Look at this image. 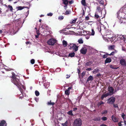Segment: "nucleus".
I'll return each mask as SVG.
<instances>
[{
    "mask_svg": "<svg viewBox=\"0 0 126 126\" xmlns=\"http://www.w3.org/2000/svg\"><path fill=\"white\" fill-rule=\"evenodd\" d=\"M19 77L18 76L13 75L12 77V79H11L12 82L16 86H18V85H19Z\"/></svg>",
    "mask_w": 126,
    "mask_h": 126,
    "instance_id": "1",
    "label": "nucleus"
},
{
    "mask_svg": "<svg viewBox=\"0 0 126 126\" xmlns=\"http://www.w3.org/2000/svg\"><path fill=\"white\" fill-rule=\"evenodd\" d=\"M82 121L80 118H77L74 121L73 124L74 126H81L82 125Z\"/></svg>",
    "mask_w": 126,
    "mask_h": 126,
    "instance_id": "2",
    "label": "nucleus"
},
{
    "mask_svg": "<svg viewBox=\"0 0 126 126\" xmlns=\"http://www.w3.org/2000/svg\"><path fill=\"white\" fill-rule=\"evenodd\" d=\"M115 100V98L114 97H111L107 100V103L111 104H113Z\"/></svg>",
    "mask_w": 126,
    "mask_h": 126,
    "instance_id": "3",
    "label": "nucleus"
},
{
    "mask_svg": "<svg viewBox=\"0 0 126 126\" xmlns=\"http://www.w3.org/2000/svg\"><path fill=\"white\" fill-rule=\"evenodd\" d=\"M56 42V40L53 38L51 39L48 40L47 43L50 45H53Z\"/></svg>",
    "mask_w": 126,
    "mask_h": 126,
    "instance_id": "4",
    "label": "nucleus"
},
{
    "mask_svg": "<svg viewBox=\"0 0 126 126\" xmlns=\"http://www.w3.org/2000/svg\"><path fill=\"white\" fill-rule=\"evenodd\" d=\"M108 91L109 93H108L109 94H110V95H112L113 94V92L114 89L113 88V87H108Z\"/></svg>",
    "mask_w": 126,
    "mask_h": 126,
    "instance_id": "5",
    "label": "nucleus"
},
{
    "mask_svg": "<svg viewBox=\"0 0 126 126\" xmlns=\"http://www.w3.org/2000/svg\"><path fill=\"white\" fill-rule=\"evenodd\" d=\"M120 63L121 65L126 66V61L124 59H122L120 60Z\"/></svg>",
    "mask_w": 126,
    "mask_h": 126,
    "instance_id": "6",
    "label": "nucleus"
},
{
    "mask_svg": "<svg viewBox=\"0 0 126 126\" xmlns=\"http://www.w3.org/2000/svg\"><path fill=\"white\" fill-rule=\"evenodd\" d=\"M87 51V48L85 47H82L80 50L81 53L85 54Z\"/></svg>",
    "mask_w": 126,
    "mask_h": 126,
    "instance_id": "7",
    "label": "nucleus"
},
{
    "mask_svg": "<svg viewBox=\"0 0 126 126\" xmlns=\"http://www.w3.org/2000/svg\"><path fill=\"white\" fill-rule=\"evenodd\" d=\"M7 125L5 121L4 120H1L0 122V126H6Z\"/></svg>",
    "mask_w": 126,
    "mask_h": 126,
    "instance_id": "8",
    "label": "nucleus"
},
{
    "mask_svg": "<svg viewBox=\"0 0 126 126\" xmlns=\"http://www.w3.org/2000/svg\"><path fill=\"white\" fill-rule=\"evenodd\" d=\"M72 87H69L66 90L65 92V94L67 95H68L70 93L69 90L71 89Z\"/></svg>",
    "mask_w": 126,
    "mask_h": 126,
    "instance_id": "9",
    "label": "nucleus"
},
{
    "mask_svg": "<svg viewBox=\"0 0 126 126\" xmlns=\"http://www.w3.org/2000/svg\"><path fill=\"white\" fill-rule=\"evenodd\" d=\"M78 46H77L76 44H73L72 46V48L75 51H77L78 50Z\"/></svg>",
    "mask_w": 126,
    "mask_h": 126,
    "instance_id": "10",
    "label": "nucleus"
},
{
    "mask_svg": "<svg viewBox=\"0 0 126 126\" xmlns=\"http://www.w3.org/2000/svg\"><path fill=\"white\" fill-rule=\"evenodd\" d=\"M102 15V14H101L100 13H97V12H95L94 16L95 18H98L99 17L101 16Z\"/></svg>",
    "mask_w": 126,
    "mask_h": 126,
    "instance_id": "11",
    "label": "nucleus"
},
{
    "mask_svg": "<svg viewBox=\"0 0 126 126\" xmlns=\"http://www.w3.org/2000/svg\"><path fill=\"white\" fill-rule=\"evenodd\" d=\"M110 94H109L108 93L105 94H103L102 95L101 97L102 100H103L104 97H106L108 95H110Z\"/></svg>",
    "mask_w": 126,
    "mask_h": 126,
    "instance_id": "12",
    "label": "nucleus"
},
{
    "mask_svg": "<svg viewBox=\"0 0 126 126\" xmlns=\"http://www.w3.org/2000/svg\"><path fill=\"white\" fill-rule=\"evenodd\" d=\"M96 12L100 13L102 14V12L101 8L99 7H98L97 8L96 11Z\"/></svg>",
    "mask_w": 126,
    "mask_h": 126,
    "instance_id": "13",
    "label": "nucleus"
},
{
    "mask_svg": "<svg viewBox=\"0 0 126 126\" xmlns=\"http://www.w3.org/2000/svg\"><path fill=\"white\" fill-rule=\"evenodd\" d=\"M111 118L112 120L114 122H116L118 121L117 118L113 115L112 116Z\"/></svg>",
    "mask_w": 126,
    "mask_h": 126,
    "instance_id": "14",
    "label": "nucleus"
},
{
    "mask_svg": "<svg viewBox=\"0 0 126 126\" xmlns=\"http://www.w3.org/2000/svg\"><path fill=\"white\" fill-rule=\"evenodd\" d=\"M92 61H89L85 63V65L86 66H89L92 64Z\"/></svg>",
    "mask_w": 126,
    "mask_h": 126,
    "instance_id": "15",
    "label": "nucleus"
},
{
    "mask_svg": "<svg viewBox=\"0 0 126 126\" xmlns=\"http://www.w3.org/2000/svg\"><path fill=\"white\" fill-rule=\"evenodd\" d=\"M94 79L93 77L91 76H90L87 79V81H91L93 80Z\"/></svg>",
    "mask_w": 126,
    "mask_h": 126,
    "instance_id": "16",
    "label": "nucleus"
},
{
    "mask_svg": "<svg viewBox=\"0 0 126 126\" xmlns=\"http://www.w3.org/2000/svg\"><path fill=\"white\" fill-rule=\"evenodd\" d=\"M111 61V59L110 58H106L105 61V63H110Z\"/></svg>",
    "mask_w": 126,
    "mask_h": 126,
    "instance_id": "17",
    "label": "nucleus"
},
{
    "mask_svg": "<svg viewBox=\"0 0 126 126\" xmlns=\"http://www.w3.org/2000/svg\"><path fill=\"white\" fill-rule=\"evenodd\" d=\"M51 100H50L49 102H48L47 103V105H53L55 104V103L54 102H51Z\"/></svg>",
    "mask_w": 126,
    "mask_h": 126,
    "instance_id": "18",
    "label": "nucleus"
},
{
    "mask_svg": "<svg viewBox=\"0 0 126 126\" xmlns=\"http://www.w3.org/2000/svg\"><path fill=\"white\" fill-rule=\"evenodd\" d=\"M78 42L80 44H82L83 43V41L82 39V38H80L78 40Z\"/></svg>",
    "mask_w": 126,
    "mask_h": 126,
    "instance_id": "19",
    "label": "nucleus"
},
{
    "mask_svg": "<svg viewBox=\"0 0 126 126\" xmlns=\"http://www.w3.org/2000/svg\"><path fill=\"white\" fill-rule=\"evenodd\" d=\"M99 71V70L98 68H97L94 69L93 71V73L94 74H95L98 72Z\"/></svg>",
    "mask_w": 126,
    "mask_h": 126,
    "instance_id": "20",
    "label": "nucleus"
},
{
    "mask_svg": "<svg viewBox=\"0 0 126 126\" xmlns=\"http://www.w3.org/2000/svg\"><path fill=\"white\" fill-rule=\"evenodd\" d=\"M25 7L24 6H19L17 7L16 8L17 9V10H21L24 8Z\"/></svg>",
    "mask_w": 126,
    "mask_h": 126,
    "instance_id": "21",
    "label": "nucleus"
},
{
    "mask_svg": "<svg viewBox=\"0 0 126 126\" xmlns=\"http://www.w3.org/2000/svg\"><path fill=\"white\" fill-rule=\"evenodd\" d=\"M63 3L65 5H67L68 3V1L67 0H63ZM65 7H67V6L66 5L64 6Z\"/></svg>",
    "mask_w": 126,
    "mask_h": 126,
    "instance_id": "22",
    "label": "nucleus"
},
{
    "mask_svg": "<svg viewBox=\"0 0 126 126\" xmlns=\"http://www.w3.org/2000/svg\"><path fill=\"white\" fill-rule=\"evenodd\" d=\"M110 68L113 69H117L118 68V67H116L115 65H110Z\"/></svg>",
    "mask_w": 126,
    "mask_h": 126,
    "instance_id": "23",
    "label": "nucleus"
},
{
    "mask_svg": "<svg viewBox=\"0 0 126 126\" xmlns=\"http://www.w3.org/2000/svg\"><path fill=\"white\" fill-rule=\"evenodd\" d=\"M68 121H66L64 123H62L61 125L62 126H68Z\"/></svg>",
    "mask_w": 126,
    "mask_h": 126,
    "instance_id": "24",
    "label": "nucleus"
},
{
    "mask_svg": "<svg viewBox=\"0 0 126 126\" xmlns=\"http://www.w3.org/2000/svg\"><path fill=\"white\" fill-rule=\"evenodd\" d=\"M77 20V18H76L74 19H72L70 21V23L71 24L74 23L76 22Z\"/></svg>",
    "mask_w": 126,
    "mask_h": 126,
    "instance_id": "25",
    "label": "nucleus"
},
{
    "mask_svg": "<svg viewBox=\"0 0 126 126\" xmlns=\"http://www.w3.org/2000/svg\"><path fill=\"white\" fill-rule=\"evenodd\" d=\"M81 4L84 6H85L86 5L85 0H82L81 1Z\"/></svg>",
    "mask_w": 126,
    "mask_h": 126,
    "instance_id": "26",
    "label": "nucleus"
},
{
    "mask_svg": "<svg viewBox=\"0 0 126 126\" xmlns=\"http://www.w3.org/2000/svg\"><path fill=\"white\" fill-rule=\"evenodd\" d=\"M75 54L74 52H73L71 53H70L69 54V56L71 57H74V56Z\"/></svg>",
    "mask_w": 126,
    "mask_h": 126,
    "instance_id": "27",
    "label": "nucleus"
},
{
    "mask_svg": "<svg viewBox=\"0 0 126 126\" xmlns=\"http://www.w3.org/2000/svg\"><path fill=\"white\" fill-rule=\"evenodd\" d=\"M100 118L99 117L95 118L94 120L96 121H99L100 120Z\"/></svg>",
    "mask_w": 126,
    "mask_h": 126,
    "instance_id": "28",
    "label": "nucleus"
},
{
    "mask_svg": "<svg viewBox=\"0 0 126 126\" xmlns=\"http://www.w3.org/2000/svg\"><path fill=\"white\" fill-rule=\"evenodd\" d=\"M69 115H71V116H73L74 115L72 113V110H70L67 113Z\"/></svg>",
    "mask_w": 126,
    "mask_h": 126,
    "instance_id": "29",
    "label": "nucleus"
},
{
    "mask_svg": "<svg viewBox=\"0 0 126 126\" xmlns=\"http://www.w3.org/2000/svg\"><path fill=\"white\" fill-rule=\"evenodd\" d=\"M18 88H19V89L21 93H22V92L23 91V90L22 89V88L24 89L25 90V87H18Z\"/></svg>",
    "mask_w": 126,
    "mask_h": 126,
    "instance_id": "30",
    "label": "nucleus"
},
{
    "mask_svg": "<svg viewBox=\"0 0 126 126\" xmlns=\"http://www.w3.org/2000/svg\"><path fill=\"white\" fill-rule=\"evenodd\" d=\"M63 46L64 47H66V46L67 44V43L66 41L65 40H63Z\"/></svg>",
    "mask_w": 126,
    "mask_h": 126,
    "instance_id": "31",
    "label": "nucleus"
},
{
    "mask_svg": "<svg viewBox=\"0 0 126 126\" xmlns=\"http://www.w3.org/2000/svg\"><path fill=\"white\" fill-rule=\"evenodd\" d=\"M114 45H111L109 46L108 47V49L109 50L112 49L114 48Z\"/></svg>",
    "mask_w": 126,
    "mask_h": 126,
    "instance_id": "32",
    "label": "nucleus"
},
{
    "mask_svg": "<svg viewBox=\"0 0 126 126\" xmlns=\"http://www.w3.org/2000/svg\"><path fill=\"white\" fill-rule=\"evenodd\" d=\"M35 94L36 96H38L39 94V93L37 91H36L35 92Z\"/></svg>",
    "mask_w": 126,
    "mask_h": 126,
    "instance_id": "33",
    "label": "nucleus"
},
{
    "mask_svg": "<svg viewBox=\"0 0 126 126\" xmlns=\"http://www.w3.org/2000/svg\"><path fill=\"white\" fill-rule=\"evenodd\" d=\"M95 34V32L94 30L93 29H92V32L91 33V34H90V35H94Z\"/></svg>",
    "mask_w": 126,
    "mask_h": 126,
    "instance_id": "34",
    "label": "nucleus"
},
{
    "mask_svg": "<svg viewBox=\"0 0 126 126\" xmlns=\"http://www.w3.org/2000/svg\"><path fill=\"white\" fill-rule=\"evenodd\" d=\"M70 13V11L69 10H66L65 12V15H68Z\"/></svg>",
    "mask_w": 126,
    "mask_h": 126,
    "instance_id": "35",
    "label": "nucleus"
},
{
    "mask_svg": "<svg viewBox=\"0 0 126 126\" xmlns=\"http://www.w3.org/2000/svg\"><path fill=\"white\" fill-rule=\"evenodd\" d=\"M64 17L63 16H62L58 17V19L60 20H62L63 19Z\"/></svg>",
    "mask_w": 126,
    "mask_h": 126,
    "instance_id": "36",
    "label": "nucleus"
},
{
    "mask_svg": "<svg viewBox=\"0 0 126 126\" xmlns=\"http://www.w3.org/2000/svg\"><path fill=\"white\" fill-rule=\"evenodd\" d=\"M101 119L103 121H105L107 119V118L106 117H104L101 118Z\"/></svg>",
    "mask_w": 126,
    "mask_h": 126,
    "instance_id": "37",
    "label": "nucleus"
},
{
    "mask_svg": "<svg viewBox=\"0 0 126 126\" xmlns=\"http://www.w3.org/2000/svg\"><path fill=\"white\" fill-rule=\"evenodd\" d=\"M122 13L121 12H118L117 14V17L118 18H119L120 17V16L119 15L121 14Z\"/></svg>",
    "mask_w": 126,
    "mask_h": 126,
    "instance_id": "38",
    "label": "nucleus"
},
{
    "mask_svg": "<svg viewBox=\"0 0 126 126\" xmlns=\"http://www.w3.org/2000/svg\"><path fill=\"white\" fill-rule=\"evenodd\" d=\"M106 53L107 55H113L114 54V52H112L110 54H109L108 53Z\"/></svg>",
    "mask_w": 126,
    "mask_h": 126,
    "instance_id": "39",
    "label": "nucleus"
},
{
    "mask_svg": "<svg viewBox=\"0 0 126 126\" xmlns=\"http://www.w3.org/2000/svg\"><path fill=\"white\" fill-rule=\"evenodd\" d=\"M108 111L107 110H104L103 111V112H102V114H106L107 113Z\"/></svg>",
    "mask_w": 126,
    "mask_h": 126,
    "instance_id": "40",
    "label": "nucleus"
},
{
    "mask_svg": "<svg viewBox=\"0 0 126 126\" xmlns=\"http://www.w3.org/2000/svg\"><path fill=\"white\" fill-rule=\"evenodd\" d=\"M31 63L32 64H33L34 63L35 60L34 59H32L31 61Z\"/></svg>",
    "mask_w": 126,
    "mask_h": 126,
    "instance_id": "41",
    "label": "nucleus"
},
{
    "mask_svg": "<svg viewBox=\"0 0 126 126\" xmlns=\"http://www.w3.org/2000/svg\"><path fill=\"white\" fill-rule=\"evenodd\" d=\"M8 7L10 8V10L11 11L13 10V8L12 6L10 5H8Z\"/></svg>",
    "mask_w": 126,
    "mask_h": 126,
    "instance_id": "42",
    "label": "nucleus"
},
{
    "mask_svg": "<svg viewBox=\"0 0 126 126\" xmlns=\"http://www.w3.org/2000/svg\"><path fill=\"white\" fill-rule=\"evenodd\" d=\"M123 36H120V37H119L118 38V40H121L122 39H123Z\"/></svg>",
    "mask_w": 126,
    "mask_h": 126,
    "instance_id": "43",
    "label": "nucleus"
},
{
    "mask_svg": "<svg viewBox=\"0 0 126 126\" xmlns=\"http://www.w3.org/2000/svg\"><path fill=\"white\" fill-rule=\"evenodd\" d=\"M85 74V72H83L82 73L81 76L82 77H83Z\"/></svg>",
    "mask_w": 126,
    "mask_h": 126,
    "instance_id": "44",
    "label": "nucleus"
},
{
    "mask_svg": "<svg viewBox=\"0 0 126 126\" xmlns=\"http://www.w3.org/2000/svg\"><path fill=\"white\" fill-rule=\"evenodd\" d=\"M104 103L102 102H100L98 103V106H100L102 105V104H103Z\"/></svg>",
    "mask_w": 126,
    "mask_h": 126,
    "instance_id": "45",
    "label": "nucleus"
},
{
    "mask_svg": "<svg viewBox=\"0 0 126 126\" xmlns=\"http://www.w3.org/2000/svg\"><path fill=\"white\" fill-rule=\"evenodd\" d=\"M49 83L48 82L47 83V84H45L44 85V86H49Z\"/></svg>",
    "mask_w": 126,
    "mask_h": 126,
    "instance_id": "46",
    "label": "nucleus"
},
{
    "mask_svg": "<svg viewBox=\"0 0 126 126\" xmlns=\"http://www.w3.org/2000/svg\"><path fill=\"white\" fill-rule=\"evenodd\" d=\"M113 107L114 108H116L117 107H118V106L117 105V104H113Z\"/></svg>",
    "mask_w": 126,
    "mask_h": 126,
    "instance_id": "47",
    "label": "nucleus"
},
{
    "mask_svg": "<svg viewBox=\"0 0 126 126\" xmlns=\"http://www.w3.org/2000/svg\"><path fill=\"white\" fill-rule=\"evenodd\" d=\"M99 3L103 5L104 3V1L103 0H101L100 1Z\"/></svg>",
    "mask_w": 126,
    "mask_h": 126,
    "instance_id": "48",
    "label": "nucleus"
},
{
    "mask_svg": "<svg viewBox=\"0 0 126 126\" xmlns=\"http://www.w3.org/2000/svg\"><path fill=\"white\" fill-rule=\"evenodd\" d=\"M81 98V96H80L78 97V101L79 102H80V100Z\"/></svg>",
    "mask_w": 126,
    "mask_h": 126,
    "instance_id": "49",
    "label": "nucleus"
},
{
    "mask_svg": "<svg viewBox=\"0 0 126 126\" xmlns=\"http://www.w3.org/2000/svg\"><path fill=\"white\" fill-rule=\"evenodd\" d=\"M53 14L52 13H50L47 14V16H52Z\"/></svg>",
    "mask_w": 126,
    "mask_h": 126,
    "instance_id": "50",
    "label": "nucleus"
},
{
    "mask_svg": "<svg viewBox=\"0 0 126 126\" xmlns=\"http://www.w3.org/2000/svg\"><path fill=\"white\" fill-rule=\"evenodd\" d=\"M90 36L89 35H86L85 36V38L87 39H89V38Z\"/></svg>",
    "mask_w": 126,
    "mask_h": 126,
    "instance_id": "51",
    "label": "nucleus"
},
{
    "mask_svg": "<svg viewBox=\"0 0 126 126\" xmlns=\"http://www.w3.org/2000/svg\"><path fill=\"white\" fill-rule=\"evenodd\" d=\"M101 75L100 73H98L97 74L96 76V77H100L101 76Z\"/></svg>",
    "mask_w": 126,
    "mask_h": 126,
    "instance_id": "52",
    "label": "nucleus"
},
{
    "mask_svg": "<svg viewBox=\"0 0 126 126\" xmlns=\"http://www.w3.org/2000/svg\"><path fill=\"white\" fill-rule=\"evenodd\" d=\"M74 2L73 1V0H72L71 1H69V3L70 4H72V3H73Z\"/></svg>",
    "mask_w": 126,
    "mask_h": 126,
    "instance_id": "53",
    "label": "nucleus"
},
{
    "mask_svg": "<svg viewBox=\"0 0 126 126\" xmlns=\"http://www.w3.org/2000/svg\"><path fill=\"white\" fill-rule=\"evenodd\" d=\"M89 16H87L85 17V19L86 20H88L89 19Z\"/></svg>",
    "mask_w": 126,
    "mask_h": 126,
    "instance_id": "54",
    "label": "nucleus"
},
{
    "mask_svg": "<svg viewBox=\"0 0 126 126\" xmlns=\"http://www.w3.org/2000/svg\"><path fill=\"white\" fill-rule=\"evenodd\" d=\"M106 55H106H106H103V57L104 58H107V56Z\"/></svg>",
    "mask_w": 126,
    "mask_h": 126,
    "instance_id": "55",
    "label": "nucleus"
},
{
    "mask_svg": "<svg viewBox=\"0 0 126 126\" xmlns=\"http://www.w3.org/2000/svg\"><path fill=\"white\" fill-rule=\"evenodd\" d=\"M125 115L124 114V113H122V117L124 119V116H125Z\"/></svg>",
    "mask_w": 126,
    "mask_h": 126,
    "instance_id": "56",
    "label": "nucleus"
},
{
    "mask_svg": "<svg viewBox=\"0 0 126 126\" xmlns=\"http://www.w3.org/2000/svg\"><path fill=\"white\" fill-rule=\"evenodd\" d=\"M118 125L119 126H121L122 125L121 124V122H119L118 123Z\"/></svg>",
    "mask_w": 126,
    "mask_h": 126,
    "instance_id": "57",
    "label": "nucleus"
},
{
    "mask_svg": "<svg viewBox=\"0 0 126 126\" xmlns=\"http://www.w3.org/2000/svg\"><path fill=\"white\" fill-rule=\"evenodd\" d=\"M100 126H108L107 125H105L104 124H102L100 125Z\"/></svg>",
    "mask_w": 126,
    "mask_h": 126,
    "instance_id": "58",
    "label": "nucleus"
},
{
    "mask_svg": "<svg viewBox=\"0 0 126 126\" xmlns=\"http://www.w3.org/2000/svg\"><path fill=\"white\" fill-rule=\"evenodd\" d=\"M35 100L37 102L38 101V98H35Z\"/></svg>",
    "mask_w": 126,
    "mask_h": 126,
    "instance_id": "59",
    "label": "nucleus"
},
{
    "mask_svg": "<svg viewBox=\"0 0 126 126\" xmlns=\"http://www.w3.org/2000/svg\"><path fill=\"white\" fill-rule=\"evenodd\" d=\"M87 70H88V71H91L92 69H91V68H87V69H86Z\"/></svg>",
    "mask_w": 126,
    "mask_h": 126,
    "instance_id": "60",
    "label": "nucleus"
},
{
    "mask_svg": "<svg viewBox=\"0 0 126 126\" xmlns=\"http://www.w3.org/2000/svg\"><path fill=\"white\" fill-rule=\"evenodd\" d=\"M73 109L74 111H75L77 110V108H73Z\"/></svg>",
    "mask_w": 126,
    "mask_h": 126,
    "instance_id": "61",
    "label": "nucleus"
},
{
    "mask_svg": "<svg viewBox=\"0 0 126 126\" xmlns=\"http://www.w3.org/2000/svg\"><path fill=\"white\" fill-rule=\"evenodd\" d=\"M26 43L27 44H29L31 43L29 41L26 42Z\"/></svg>",
    "mask_w": 126,
    "mask_h": 126,
    "instance_id": "62",
    "label": "nucleus"
},
{
    "mask_svg": "<svg viewBox=\"0 0 126 126\" xmlns=\"http://www.w3.org/2000/svg\"><path fill=\"white\" fill-rule=\"evenodd\" d=\"M122 50L123 51H126V49L125 48H124V47H122Z\"/></svg>",
    "mask_w": 126,
    "mask_h": 126,
    "instance_id": "63",
    "label": "nucleus"
},
{
    "mask_svg": "<svg viewBox=\"0 0 126 126\" xmlns=\"http://www.w3.org/2000/svg\"><path fill=\"white\" fill-rule=\"evenodd\" d=\"M66 76H67V77H66V79H68V78L69 77H70V75H69V76L67 74V75H66Z\"/></svg>",
    "mask_w": 126,
    "mask_h": 126,
    "instance_id": "64",
    "label": "nucleus"
}]
</instances>
